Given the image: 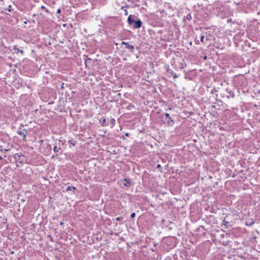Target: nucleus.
Wrapping results in <instances>:
<instances>
[{
  "label": "nucleus",
  "instance_id": "nucleus-18",
  "mask_svg": "<svg viewBox=\"0 0 260 260\" xmlns=\"http://www.w3.org/2000/svg\"><path fill=\"white\" fill-rule=\"evenodd\" d=\"M215 91H216V89H215V88H214L211 90V93H213V92Z\"/></svg>",
  "mask_w": 260,
  "mask_h": 260
},
{
  "label": "nucleus",
  "instance_id": "nucleus-8",
  "mask_svg": "<svg viewBox=\"0 0 260 260\" xmlns=\"http://www.w3.org/2000/svg\"><path fill=\"white\" fill-rule=\"evenodd\" d=\"M76 190V188L75 187L72 186H68L66 189L67 191L72 190L73 192H75V191Z\"/></svg>",
  "mask_w": 260,
  "mask_h": 260
},
{
  "label": "nucleus",
  "instance_id": "nucleus-2",
  "mask_svg": "<svg viewBox=\"0 0 260 260\" xmlns=\"http://www.w3.org/2000/svg\"><path fill=\"white\" fill-rule=\"evenodd\" d=\"M23 157L22 153H16L13 155L17 167H21L23 164V160L21 157Z\"/></svg>",
  "mask_w": 260,
  "mask_h": 260
},
{
  "label": "nucleus",
  "instance_id": "nucleus-14",
  "mask_svg": "<svg viewBox=\"0 0 260 260\" xmlns=\"http://www.w3.org/2000/svg\"><path fill=\"white\" fill-rule=\"evenodd\" d=\"M91 59H90L89 58H87L85 59V66H86L87 63L88 61H91Z\"/></svg>",
  "mask_w": 260,
  "mask_h": 260
},
{
  "label": "nucleus",
  "instance_id": "nucleus-7",
  "mask_svg": "<svg viewBox=\"0 0 260 260\" xmlns=\"http://www.w3.org/2000/svg\"><path fill=\"white\" fill-rule=\"evenodd\" d=\"M53 151L55 153H59L60 154L61 153L62 151L61 150L60 148L57 147L56 146H55L53 148Z\"/></svg>",
  "mask_w": 260,
  "mask_h": 260
},
{
  "label": "nucleus",
  "instance_id": "nucleus-10",
  "mask_svg": "<svg viewBox=\"0 0 260 260\" xmlns=\"http://www.w3.org/2000/svg\"><path fill=\"white\" fill-rule=\"evenodd\" d=\"M124 181L125 182V183H124V185L125 186H128L130 185L129 179H124Z\"/></svg>",
  "mask_w": 260,
  "mask_h": 260
},
{
  "label": "nucleus",
  "instance_id": "nucleus-13",
  "mask_svg": "<svg viewBox=\"0 0 260 260\" xmlns=\"http://www.w3.org/2000/svg\"><path fill=\"white\" fill-rule=\"evenodd\" d=\"M14 49L17 50V51L20 52L22 54L23 53V51L22 50H19V49L17 48L16 46H14Z\"/></svg>",
  "mask_w": 260,
  "mask_h": 260
},
{
  "label": "nucleus",
  "instance_id": "nucleus-15",
  "mask_svg": "<svg viewBox=\"0 0 260 260\" xmlns=\"http://www.w3.org/2000/svg\"><path fill=\"white\" fill-rule=\"evenodd\" d=\"M201 41L203 43L204 41V36L202 35L201 37Z\"/></svg>",
  "mask_w": 260,
  "mask_h": 260
},
{
  "label": "nucleus",
  "instance_id": "nucleus-1",
  "mask_svg": "<svg viewBox=\"0 0 260 260\" xmlns=\"http://www.w3.org/2000/svg\"><path fill=\"white\" fill-rule=\"evenodd\" d=\"M135 17V16L132 15H129L127 19V22L129 25H133L134 28H139L142 26V21L140 19L135 20L133 18Z\"/></svg>",
  "mask_w": 260,
  "mask_h": 260
},
{
  "label": "nucleus",
  "instance_id": "nucleus-9",
  "mask_svg": "<svg viewBox=\"0 0 260 260\" xmlns=\"http://www.w3.org/2000/svg\"><path fill=\"white\" fill-rule=\"evenodd\" d=\"M115 123V119L113 118H111V119H110V126H111V127L112 128L114 126Z\"/></svg>",
  "mask_w": 260,
  "mask_h": 260
},
{
  "label": "nucleus",
  "instance_id": "nucleus-4",
  "mask_svg": "<svg viewBox=\"0 0 260 260\" xmlns=\"http://www.w3.org/2000/svg\"><path fill=\"white\" fill-rule=\"evenodd\" d=\"M166 118H165V120L167 121L168 124H171L172 123H174V122L172 118L170 116V114L169 113H166L165 114Z\"/></svg>",
  "mask_w": 260,
  "mask_h": 260
},
{
  "label": "nucleus",
  "instance_id": "nucleus-6",
  "mask_svg": "<svg viewBox=\"0 0 260 260\" xmlns=\"http://www.w3.org/2000/svg\"><path fill=\"white\" fill-rule=\"evenodd\" d=\"M100 123L102 126H106L107 124L106 123V118L104 117H102L100 119Z\"/></svg>",
  "mask_w": 260,
  "mask_h": 260
},
{
  "label": "nucleus",
  "instance_id": "nucleus-17",
  "mask_svg": "<svg viewBox=\"0 0 260 260\" xmlns=\"http://www.w3.org/2000/svg\"><path fill=\"white\" fill-rule=\"evenodd\" d=\"M41 9H45V11H46L47 12H48V10H47V9H46V8L45 7V6H41Z\"/></svg>",
  "mask_w": 260,
  "mask_h": 260
},
{
  "label": "nucleus",
  "instance_id": "nucleus-20",
  "mask_svg": "<svg viewBox=\"0 0 260 260\" xmlns=\"http://www.w3.org/2000/svg\"><path fill=\"white\" fill-rule=\"evenodd\" d=\"M122 218V217H117V218H116V220H120Z\"/></svg>",
  "mask_w": 260,
  "mask_h": 260
},
{
  "label": "nucleus",
  "instance_id": "nucleus-24",
  "mask_svg": "<svg viewBox=\"0 0 260 260\" xmlns=\"http://www.w3.org/2000/svg\"><path fill=\"white\" fill-rule=\"evenodd\" d=\"M223 222H224V224H226L228 223V221H225L224 220H223Z\"/></svg>",
  "mask_w": 260,
  "mask_h": 260
},
{
  "label": "nucleus",
  "instance_id": "nucleus-3",
  "mask_svg": "<svg viewBox=\"0 0 260 260\" xmlns=\"http://www.w3.org/2000/svg\"><path fill=\"white\" fill-rule=\"evenodd\" d=\"M17 134L23 137V140L26 141V136L27 134V132L25 129H23L21 131L18 130Z\"/></svg>",
  "mask_w": 260,
  "mask_h": 260
},
{
  "label": "nucleus",
  "instance_id": "nucleus-26",
  "mask_svg": "<svg viewBox=\"0 0 260 260\" xmlns=\"http://www.w3.org/2000/svg\"><path fill=\"white\" fill-rule=\"evenodd\" d=\"M63 222H60V225H63Z\"/></svg>",
  "mask_w": 260,
  "mask_h": 260
},
{
  "label": "nucleus",
  "instance_id": "nucleus-23",
  "mask_svg": "<svg viewBox=\"0 0 260 260\" xmlns=\"http://www.w3.org/2000/svg\"><path fill=\"white\" fill-rule=\"evenodd\" d=\"M160 167H161V165H157V168H159Z\"/></svg>",
  "mask_w": 260,
  "mask_h": 260
},
{
  "label": "nucleus",
  "instance_id": "nucleus-5",
  "mask_svg": "<svg viewBox=\"0 0 260 260\" xmlns=\"http://www.w3.org/2000/svg\"><path fill=\"white\" fill-rule=\"evenodd\" d=\"M121 44L122 45H125L126 46V47L131 50V52L134 53V48H135L134 46L130 45H129L128 43L125 42H122L121 43Z\"/></svg>",
  "mask_w": 260,
  "mask_h": 260
},
{
  "label": "nucleus",
  "instance_id": "nucleus-16",
  "mask_svg": "<svg viewBox=\"0 0 260 260\" xmlns=\"http://www.w3.org/2000/svg\"><path fill=\"white\" fill-rule=\"evenodd\" d=\"M135 216H136V213H133L131 215V217L132 218H134Z\"/></svg>",
  "mask_w": 260,
  "mask_h": 260
},
{
  "label": "nucleus",
  "instance_id": "nucleus-22",
  "mask_svg": "<svg viewBox=\"0 0 260 260\" xmlns=\"http://www.w3.org/2000/svg\"><path fill=\"white\" fill-rule=\"evenodd\" d=\"M173 77H174V78H176L178 77V76L176 74H175L174 75Z\"/></svg>",
  "mask_w": 260,
  "mask_h": 260
},
{
  "label": "nucleus",
  "instance_id": "nucleus-19",
  "mask_svg": "<svg viewBox=\"0 0 260 260\" xmlns=\"http://www.w3.org/2000/svg\"><path fill=\"white\" fill-rule=\"evenodd\" d=\"M69 142L73 146H75V143H73L71 140H69Z\"/></svg>",
  "mask_w": 260,
  "mask_h": 260
},
{
  "label": "nucleus",
  "instance_id": "nucleus-21",
  "mask_svg": "<svg viewBox=\"0 0 260 260\" xmlns=\"http://www.w3.org/2000/svg\"><path fill=\"white\" fill-rule=\"evenodd\" d=\"M60 13V9H58L57 11V14H59Z\"/></svg>",
  "mask_w": 260,
  "mask_h": 260
},
{
  "label": "nucleus",
  "instance_id": "nucleus-27",
  "mask_svg": "<svg viewBox=\"0 0 260 260\" xmlns=\"http://www.w3.org/2000/svg\"><path fill=\"white\" fill-rule=\"evenodd\" d=\"M125 135H126V136H128V133H126V134H125Z\"/></svg>",
  "mask_w": 260,
  "mask_h": 260
},
{
  "label": "nucleus",
  "instance_id": "nucleus-11",
  "mask_svg": "<svg viewBox=\"0 0 260 260\" xmlns=\"http://www.w3.org/2000/svg\"><path fill=\"white\" fill-rule=\"evenodd\" d=\"M254 223V222L252 220L251 221H247L246 222V225L247 226H251Z\"/></svg>",
  "mask_w": 260,
  "mask_h": 260
},
{
  "label": "nucleus",
  "instance_id": "nucleus-25",
  "mask_svg": "<svg viewBox=\"0 0 260 260\" xmlns=\"http://www.w3.org/2000/svg\"><path fill=\"white\" fill-rule=\"evenodd\" d=\"M223 222H224V224H226L228 223V221H225L224 220H223Z\"/></svg>",
  "mask_w": 260,
  "mask_h": 260
},
{
  "label": "nucleus",
  "instance_id": "nucleus-12",
  "mask_svg": "<svg viewBox=\"0 0 260 260\" xmlns=\"http://www.w3.org/2000/svg\"><path fill=\"white\" fill-rule=\"evenodd\" d=\"M186 19L188 21H190L191 20L192 17L190 14H188L186 15Z\"/></svg>",
  "mask_w": 260,
  "mask_h": 260
}]
</instances>
